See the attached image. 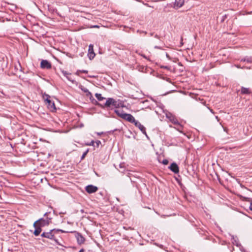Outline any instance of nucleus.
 <instances>
[{
	"label": "nucleus",
	"mask_w": 252,
	"mask_h": 252,
	"mask_svg": "<svg viewBox=\"0 0 252 252\" xmlns=\"http://www.w3.org/2000/svg\"><path fill=\"white\" fill-rule=\"evenodd\" d=\"M98 106L102 108H106L107 110H112L114 108H119L124 107V102L120 99H115L113 98H108L104 104L97 103Z\"/></svg>",
	"instance_id": "1"
},
{
	"label": "nucleus",
	"mask_w": 252,
	"mask_h": 252,
	"mask_svg": "<svg viewBox=\"0 0 252 252\" xmlns=\"http://www.w3.org/2000/svg\"><path fill=\"white\" fill-rule=\"evenodd\" d=\"M50 212H46L44 214L45 218H41L34 222V225H36L37 223L38 225L42 227L48 225L51 223L52 218L49 217Z\"/></svg>",
	"instance_id": "2"
},
{
	"label": "nucleus",
	"mask_w": 252,
	"mask_h": 252,
	"mask_svg": "<svg viewBox=\"0 0 252 252\" xmlns=\"http://www.w3.org/2000/svg\"><path fill=\"white\" fill-rule=\"evenodd\" d=\"M58 231H61L63 233H64L65 232L63 230H62L61 229H52L49 232H43L41 235V236L42 237H44V238H48V239H51V240H55L57 243V240L55 239V234Z\"/></svg>",
	"instance_id": "3"
},
{
	"label": "nucleus",
	"mask_w": 252,
	"mask_h": 252,
	"mask_svg": "<svg viewBox=\"0 0 252 252\" xmlns=\"http://www.w3.org/2000/svg\"><path fill=\"white\" fill-rule=\"evenodd\" d=\"M121 118L125 120H126L128 122L132 124H134L136 121V120L135 119V118L132 115L130 114H127L126 113H125V114H124L123 115H122Z\"/></svg>",
	"instance_id": "4"
},
{
	"label": "nucleus",
	"mask_w": 252,
	"mask_h": 252,
	"mask_svg": "<svg viewBox=\"0 0 252 252\" xmlns=\"http://www.w3.org/2000/svg\"><path fill=\"white\" fill-rule=\"evenodd\" d=\"M45 101L46 102L48 108L52 112H54L56 111V108L55 107L54 102L51 101L50 99H48V98H45Z\"/></svg>",
	"instance_id": "5"
},
{
	"label": "nucleus",
	"mask_w": 252,
	"mask_h": 252,
	"mask_svg": "<svg viewBox=\"0 0 252 252\" xmlns=\"http://www.w3.org/2000/svg\"><path fill=\"white\" fill-rule=\"evenodd\" d=\"M75 237L77 239V243L79 245H82L84 243L85 241V238L81 235V233L75 232Z\"/></svg>",
	"instance_id": "6"
},
{
	"label": "nucleus",
	"mask_w": 252,
	"mask_h": 252,
	"mask_svg": "<svg viewBox=\"0 0 252 252\" xmlns=\"http://www.w3.org/2000/svg\"><path fill=\"white\" fill-rule=\"evenodd\" d=\"M85 190L89 193H93L95 192L98 190V188L96 186L90 185L86 187Z\"/></svg>",
	"instance_id": "7"
},
{
	"label": "nucleus",
	"mask_w": 252,
	"mask_h": 252,
	"mask_svg": "<svg viewBox=\"0 0 252 252\" xmlns=\"http://www.w3.org/2000/svg\"><path fill=\"white\" fill-rule=\"evenodd\" d=\"M40 67L43 69H50L52 65L51 63L47 60H42L40 63Z\"/></svg>",
	"instance_id": "8"
},
{
	"label": "nucleus",
	"mask_w": 252,
	"mask_h": 252,
	"mask_svg": "<svg viewBox=\"0 0 252 252\" xmlns=\"http://www.w3.org/2000/svg\"><path fill=\"white\" fill-rule=\"evenodd\" d=\"M134 125L141 130V131L145 134L147 137L148 135L146 131V128L143 126L140 122L138 121H136Z\"/></svg>",
	"instance_id": "9"
},
{
	"label": "nucleus",
	"mask_w": 252,
	"mask_h": 252,
	"mask_svg": "<svg viewBox=\"0 0 252 252\" xmlns=\"http://www.w3.org/2000/svg\"><path fill=\"white\" fill-rule=\"evenodd\" d=\"M93 47H94L93 45L92 44H90L89 46V50H88L89 53H88V56L90 60H93L95 56V54L94 51Z\"/></svg>",
	"instance_id": "10"
},
{
	"label": "nucleus",
	"mask_w": 252,
	"mask_h": 252,
	"mask_svg": "<svg viewBox=\"0 0 252 252\" xmlns=\"http://www.w3.org/2000/svg\"><path fill=\"white\" fill-rule=\"evenodd\" d=\"M184 2V0H175L174 2V5L173 7L175 9H178V8L183 6Z\"/></svg>",
	"instance_id": "11"
},
{
	"label": "nucleus",
	"mask_w": 252,
	"mask_h": 252,
	"mask_svg": "<svg viewBox=\"0 0 252 252\" xmlns=\"http://www.w3.org/2000/svg\"><path fill=\"white\" fill-rule=\"evenodd\" d=\"M169 168L175 174L178 173L179 172V167L175 162L172 163Z\"/></svg>",
	"instance_id": "12"
},
{
	"label": "nucleus",
	"mask_w": 252,
	"mask_h": 252,
	"mask_svg": "<svg viewBox=\"0 0 252 252\" xmlns=\"http://www.w3.org/2000/svg\"><path fill=\"white\" fill-rule=\"evenodd\" d=\"M33 227L35 228V230L33 232V234L35 236H38L42 231L41 226L36 224V225H34V223H33Z\"/></svg>",
	"instance_id": "13"
},
{
	"label": "nucleus",
	"mask_w": 252,
	"mask_h": 252,
	"mask_svg": "<svg viewBox=\"0 0 252 252\" xmlns=\"http://www.w3.org/2000/svg\"><path fill=\"white\" fill-rule=\"evenodd\" d=\"M241 93L243 94H250L252 93L249 88L242 87L241 88Z\"/></svg>",
	"instance_id": "14"
},
{
	"label": "nucleus",
	"mask_w": 252,
	"mask_h": 252,
	"mask_svg": "<svg viewBox=\"0 0 252 252\" xmlns=\"http://www.w3.org/2000/svg\"><path fill=\"white\" fill-rule=\"evenodd\" d=\"M81 89L82 91H83L84 93L86 94L87 96H89V95H91V97H93V95L86 88L81 86Z\"/></svg>",
	"instance_id": "15"
},
{
	"label": "nucleus",
	"mask_w": 252,
	"mask_h": 252,
	"mask_svg": "<svg viewBox=\"0 0 252 252\" xmlns=\"http://www.w3.org/2000/svg\"><path fill=\"white\" fill-rule=\"evenodd\" d=\"M119 170L120 172L122 173H124L126 170L125 164V163H121L119 165Z\"/></svg>",
	"instance_id": "16"
},
{
	"label": "nucleus",
	"mask_w": 252,
	"mask_h": 252,
	"mask_svg": "<svg viewBox=\"0 0 252 252\" xmlns=\"http://www.w3.org/2000/svg\"><path fill=\"white\" fill-rule=\"evenodd\" d=\"M241 62H247L248 63H252V58L246 57L241 60Z\"/></svg>",
	"instance_id": "17"
},
{
	"label": "nucleus",
	"mask_w": 252,
	"mask_h": 252,
	"mask_svg": "<svg viewBox=\"0 0 252 252\" xmlns=\"http://www.w3.org/2000/svg\"><path fill=\"white\" fill-rule=\"evenodd\" d=\"M95 96L99 101H101L105 99L104 97L102 96L100 94L96 93Z\"/></svg>",
	"instance_id": "18"
},
{
	"label": "nucleus",
	"mask_w": 252,
	"mask_h": 252,
	"mask_svg": "<svg viewBox=\"0 0 252 252\" xmlns=\"http://www.w3.org/2000/svg\"><path fill=\"white\" fill-rule=\"evenodd\" d=\"M114 112L120 118H121L122 115H123L124 114H125V113L123 111H120L119 110H115Z\"/></svg>",
	"instance_id": "19"
},
{
	"label": "nucleus",
	"mask_w": 252,
	"mask_h": 252,
	"mask_svg": "<svg viewBox=\"0 0 252 252\" xmlns=\"http://www.w3.org/2000/svg\"><path fill=\"white\" fill-rule=\"evenodd\" d=\"M90 99L92 102L98 106L97 103H98L93 97H92L91 95H89Z\"/></svg>",
	"instance_id": "20"
},
{
	"label": "nucleus",
	"mask_w": 252,
	"mask_h": 252,
	"mask_svg": "<svg viewBox=\"0 0 252 252\" xmlns=\"http://www.w3.org/2000/svg\"><path fill=\"white\" fill-rule=\"evenodd\" d=\"M88 152L89 149H87L85 152H84V153L83 154L82 156L81 157V160L84 159V158H85L87 154H88Z\"/></svg>",
	"instance_id": "21"
},
{
	"label": "nucleus",
	"mask_w": 252,
	"mask_h": 252,
	"mask_svg": "<svg viewBox=\"0 0 252 252\" xmlns=\"http://www.w3.org/2000/svg\"><path fill=\"white\" fill-rule=\"evenodd\" d=\"M88 73V71L86 70H78L77 71L76 74L79 75V73Z\"/></svg>",
	"instance_id": "22"
},
{
	"label": "nucleus",
	"mask_w": 252,
	"mask_h": 252,
	"mask_svg": "<svg viewBox=\"0 0 252 252\" xmlns=\"http://www.w3.org/2000/svg\"><path fill=\"white\" fill-rule=\"evenodd\" d=\"M240 198L242 199L243 200H244V201H249L250 198H248V197H244L242 195H239Z\"/></svg>",
	"instance_id": "23"
},
{
	"label": "nucleus",
	"mask_w": 252,
	"mask_h": 252,
	"mask_svg": "<svg viewBox=\"0 0 252 252\" xmlns=\"http://www.w3.org/2000/svg\"><path fill=\"white\" fill-rule=\"evenodd\" d=\"M170 121L175 124L178 123L177 120L174 117H172V118L170 119Z\"/></svg>",
	"instance_id": "24"
},
{
	"label": "nucleus",
	"mask_w": 252,
	"mask_h": 252,
	"mask_svg": "<svg viewBox=\"0 0 252 252\" xmlns=\"http://www.w3.org/2000/svg\"><path fill=\"white\" fill-rule=\"evenodd\" d=\"M43 98L45 100V98H48V99H50V96L47 94H44L43 95Z\"/></svg>",
	"instance_id": "25"
},
{
	"label": "nucleus",
	"mask_w": 252,
	"mask_h": 252,
	"mask_svg": "<svg viewBox=\"0 0 252 252\" xmlns=\"http://www.w3.org/2000/svg\"><path fill=\"white\" fill-rule=\"evenodd\" d=\"M62 73L63 74L64 76H66L67 78V75H69V74H70V73H69L68 72H67V71H64V70H63L62 71Z\"/></svg>",
	"instance_id": "26"
},
{
	"label": "nucleus",
	"mask_w": 252,
	"mask_h": 252,
	"mask_svg": "<svg viewBox=\"0 0 252 252\" xmlns=\"http://www.w3.org/2000/svg\"><path fill=\"white\" fill-rule=\"evenodd\" d=\"M168 160L166 159H163L162 161V163L164 164V165H167L168 164Z\"/></svg>",
	"instance_id": "27"
},
{
	"label": "nucleus",
	"mask_w": 252,
	"mask_h": 252,
	"mask_svg": "<svg viewBox=\"0 0 252 252\" xmlns=\"http://www.w3.org/2000/svg\"><path fill=\"white\" fill-rule=\"evenodd\" d=\"M95 143L96 144V146L98 147L99 146V145L101 144V142L100 141L98 140L95 142Z\"/></svg>",
	"instance_id": "28"
},
{
	"label": "nucleus",
	"mask_w": 252,
	"mask_h": 252,
	"mask_svg": "<svg viewBox=\"0 0 252 252\" xmlns=\"http://www.w3.org/2000/svg\"><path fill=\"white\" fill-rule=\"evenodd\" d=\"M94 143V141H92L90 144H87L89 146H93Z\"/></svg>",
	"instance_id": "29"
},
{
	"label": "nucleus",
	"mask_w": 252,
	"mask_h": 252,
	"mask_svg": "<svg viewBox=\"0 0 252 252\" xmlns=\"http://www.w3.org/2000/svg\"><path fill=\"white\" fill-rule=\"evenodd\" d=\"M226 18V15H225L224 16H223L222 17V19H221V22H223L224 21V20H225V19Z\"/></svg>",
	"instance_id": "30"
},
{
	"label": "nucleus",
	"mask_w": 252,
	"mask_h": 252,
	"mask_svg": "<svg viewBox=\"0 0 252 252\" xmlns=\"http://www.w3.org/2000/svg\"><path fill=\"white\" fill-rule=\"evenodd\" d=\"M249 209L250 210L252 211V203L251 202L249 207Z\"/></svg>",
	"instance_id": "31"
},
{
	"label": "nucleus",
	"mask_w": 252,
	"mask_h": 252,
	"mask_svg": "<svg viewBox=\"0 0 252 252\" xmlns=\"http://www.w3.org/2000/svg\"><path fill=\"white\" fill-rule=\"evenodd\" d=\"M155 37L158 39L159 38V36L157 34L155 35Z\"/></svg>",
	"instance_id": "32"
},
{
	"label": "nucleus",
	"mask_w": 252,
	"mask_h": 252,
	"mask_svg": "<svg viewBox=\"0 0 252 252\" xmlns=\"http://www.w3.org/2000/svg\"><path fill=\"white\" fill-rule=\"evenodd\" d=\"M155 48H156V49H161V48L160 47L158 46H155Z\"/></svg>",
	"instance_id": "33"
},
{
	"label": "nucleus",
	"mask_w": 252,
	"mask_h": 252,
	"mask_svg": "<svg viewBox=\"0 0 252 252\" xmlns=\"http://www.w3.org/2000/svg\"><path fill=\"white\" fill-rule=\"evenodd\" d=\"M209 108V109L210 110V112H211V113H213V114L214 113V112L213 111V110L212 109H211V108Z\"/></svg>",
	"instance_id": "34"
},
{
	"label": "nucleus",
	"mask_w": 252,
	"mask_h": 252,
	"mask_svg": "<svg viewBox=\"0 0 252 252\" xmlns=\"http://www.w3.org/2000/svg\"><path fill=\"white\" fill-rule=\"evenodd\" d=\"M236 66L238 68H243V67H241L240 65H236Z\"/></svg>",
	"instance_id": "35"
},
{
	"label": "nucleus",
	"mask_w": 252,
	"mask_h": 252,
	"mask_svg": "<svg viewBox=\"0 0 252 252\" xmlns=\"http://www.w3.org/2000/svg\"><path fill=\"white\" fill-rule=\"evenodd\" d=\"M84 250L83 249H82L79 251V252H84Z\"/></svg>",
	"instance_id": "36"
},
{
	"label": "nucleus",
	"mask_w": 252,
	"mask_h": 252,
	"mask_svg": "<svg viewBox=\"0 0 252 252\" xmlns=\"http://www.w3.org/2000/svg\"><path fill=\"white\" fill-rule=\"evenodd\" d=\"M142 33H144V34H147V32H146L141 31V32H140V33H142Z\"/></svg>",
	"instance_id": "37"
},
{
	"label": "nucleus",
	"mask_w": 252,
	"mask_h": 252,
	"mask_svg": "<svg viewBox=\"0 0 252 252\" xmlns=\"http://www.w3.org/2000/svg\"><path fill=\"white\" fill-rule=\"evenodd\" d=\"M154 34V33L153 32H151L150 33V36H153Z\"/></svg>",
	"instance_id": "38"
},
{
	"label": "nucleus",
	"mask_w": 252,
	"mask_h": 252,
	"mask_svg": "<svg viewBox=\"0 0 252 252\" xmlns=\"http://www.w3.org/2000/svg\"><path fill=\"white\" fill-rule=\"evenodd\" d=\"M224 130L227 132V129H226V128H224Z\"/></svg>",
	"instance_id": "39"
},
{
	"label": "nucleus",
	"mask_w": 252,
	"mask_h": 252,
	"mask_svg": "<svg viewBox=\"0 0 252 252\" xmlns=\"http://www.w3.org/2000/svg\"><path fill=\"white\" fill-rule=\"evenodd\" d=\"M89 77H91V78H94V77H95L94 76H89Z\"/></svg>",
	"instance_id": "40"
},
{
	"label": "nucleus",
	"mask_w": 252,
	"mask_h": 252,
	"mask_svg": "<svg viewBox=\"0 0 252 252\" xmlns=\"http://www.w3.org/2000/svg\"><path fill=\"white\" fill-rule=\"evenodd\" d=\"M162 67H163V68H167V66H163Z\"/></svg>",
	"instance_id": "41"
},
{
	"label": "nucleus",
	"mask_w": 252,
	"mask_h": 252,
	"mask_svg": "<svg viewBox=\"0 0 252 252\" xmlns=\"http://www.w3.org/2000/svg\"><path fill=\"white\" fill-rule=\"evenodd\" d=\"M94 27H97H97H98V26H94Z\"/></svg>",
	"instance_id": "42"
},
{
	"label": "nucleus",
	"mask_w": 252,
	"mask_h": 252,
	"mask_svg": "<svg viewBox=\"0 0 252 252\" xmlns=\"http://www.w3.org/2000/svg\"><path fill=\"white\" fill-rule=\"evenodd\" d=\"M204 104L205 105H206V102H204Z\"/></svg>",
	"instance_id": "43"
},
{
	"label": "nucleus",
	"mask_w": 252,
	"mask_h": 252,
	"mask_svg": "<svg viewBox=\"0 0 252 252\" xmlns=\"http://www.w3.org/2000/svg\"><path fill=\"white\" fill-rule=\"evenodd\" d=\"M166 56L168 57V55L167 54H166Z\"/></svg>",
	"instance_id": "44"
},
{
	"label": "nucleus",
	"mask_w": 252,
	"mask_h": 252,
	"mask_svg": "<svg viewBox=\"0 0 252 252\" xmlns=\"http://www.w3.org/2000/svg\"><path fill=\"white\" fill-rule=\"evenodd\" d=\"M116 130H117V129H114V130H113V131H116Z\"/></svg>",
	"instance_id": "45"
}]
</instances>
